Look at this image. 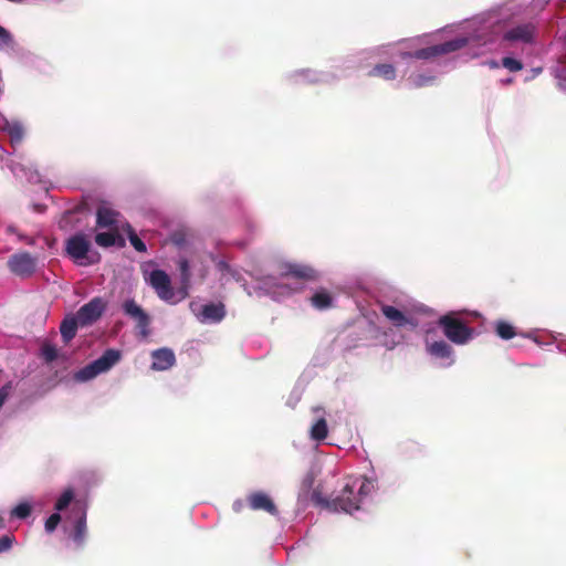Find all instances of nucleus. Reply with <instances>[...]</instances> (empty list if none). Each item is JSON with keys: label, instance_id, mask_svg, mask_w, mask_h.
<instances>
[{"label": "nucleus", "instance_id": "412c9836", "mask_svg": "<svg viewBox=\"0 0 566 566\" xmlns=\"http://www.w3.org/2000/svg\"><path fill=\"white\" fill-rule=\"evenodd\" d=\"M117 240H120L123 242V239L118 233V229H111L107 232H98L95 235L96 244L102 248L113 247L116 244Z\"/></svg>", "mask_w": 566, "mask_h": 566}, {"label": "nucleus", "instance_id": "0eeeda50", "mask_svg": "<svg viewBox=\"0 0 566 566\" xmlns=\"http://www.w3.org/2000/svg\"><path fill=\"white\" fill-rule=\"evenodd\" d=\"M122 310L126 316L135 321L136 328L143 337H147L150 334V316L135 302V300L129 298L124 301Z\"/></svg>", "mask_w": 566, "mask_h": 566}, {"label": "nucleus", "instance_id": "a878e982", "mask_svg": "<svg viewBox=\"0 0 566 566\" xmlns=\"http://www.w3.org/2000/svg\"><path fill=\"white\" fill-rule=\"evenodd\" d=\"M495 332L502 339H511L516 335L514 326L504 321H499L495 325Z\"/></svg>", "mask_w": 566, "mask_h": 566}, {"label": "nucleus", "instance_id": "7c9ffc66", "mask_svg": "<svg viewBox=\"0 0 566 566\" xmlns=\"http://www.w3.org/2000/svg\"><path fill=\"white\" fill-rule=\"evenodd\" d=\"M11 514L19 518H27L31 514V505L28 503H20L12 510Z\"/></svg>", "mask_w": 566, "mask_h": 566}, {"label": "nucleus", "instance_id": "2f4dec72", "mask_svg": "<svg viewBox=\"0 0 566 566\" xmlns=\"http://www.w3.org/2000/svg\"><path fill=\"white\" fill-rule=\"evenodd\" d=\"M128 239L136 251L146 252V244L143 242V240L138 238V235L134 231L129 232Z\"/></svg>", "mask_w": 566, "mask_h": 566}, {"label": "nucleus", "instance_id": "ea45409f", "mask_svg": "<svg viewBox=\"0 0 566 566\" xmlns=\"http://www.w3.org/2000/svg\"><path fill=\"white\" fill-rule=\"evenodd\" d=\"M314 479L311 474L306 475V478L303 480V486L305 489H311L313 485Z\"/></svg>", "mask_w": 566, "mask_h": 566}, {"label": "nucleus", "instance_id": "bb28decb", "mask_svg": "<svg viewBox=\"0 0 566 566\" xmlns=\"http://www.w3.org/2000/svg\"><path fill=\"white\" fill-rule=\"evenodd\" d=\"M178 269L180 272L182 287L188 289L191 279L189 261L185 258L180 259L178 261Z\"/></svg>", "mask_w": 566, "mask_h": 566}, {"label": "nucleus", "instance_id": "ddd939ff", "mask_svg": "<svg viewBox=\"0 0 566 566\" xmlns=\"http://www.w3.org/2000/svg\"><path fill=\"white\" fill-rule=\"evenodd\" d=\"M534 38V27L530 23L521 24L507 30L503 39L509 42L531 43Z\"/></svg>", "mask_w": 566, "mask_h": 566}, {"label": "nucleus", "instance_id": "a19ab883", "mask_svg": "<svg viewBox=\"0 0 566 566\" xmlns=\"http://www.w3.org/2000/svg\"><path fill=\"white\" fill-rule=\"evenodd\" d=\"M85 208H86V205H85V203L78 205V206H76L73 210H69V211H66V214L82 212Z\"/></svg>", "mask_w": 566, "mask_h": 566}, {"label": "nucleus", "instance_id": "4c0bfd02", "mask_svg": "<svg viewBox=\"0 0 566 566\" xmlns=\"http://www.w3.org/2000/svg\"><path fill=\"white\" fill-rule=\"evenodd\" d=\"M216 266L217 269L220 271V272H229L230 271V265L227 261L224 260H219L217 263H216Z\"/></svg>", "mask_w": 566, "mask_h": 566}, {"label": "nucleus", "instance_id": "f3484780", "mask_svg": "<svg viewBox=\"0 0 566 566\" xmlns=\"http://www.w3.org/2000/svg\"><path fill=\"white\" fill-rule=\"evenodd\" d=\"M80 325L78 318L75 316L65 317L61 325H60V332L61 337L65 344H67L70 340H72L75 335L77 327Z\"/></svg>", "mask_w": 566, "mask_h": 566}, {"label": "nucleus", "instance_id": "c85d7f7f", "mask_svg": "<svg viewBox=\"0 0 566 566\" xmlns=\"http://www.w3.org/2000/svg\"><path fill=\"white\" fill-rule=\"evenodd\" d=\"M41 356L46 363H52L57 358V349L50 343H44L41 347Z\"/></svg>", "mask_w": 566, "mask_h": 566}, {"label": "nucleus", "instance_id": "79ce46f5", "mask_svg": "<svg viewBox=\"0 0 566 566\" xmlns=\"http://www.w3.org/2000/svg\"><path fill=\"white\" fill-rule=\"evenodd\" d=\"M4 526L3 518L0 516V528Z\"/></svg>", "mask_w": 566, "mask_h": 566}, {"label": "nucleus", "instance_id": "f8f14e48", "mask_svg": "<svg viewBox=\"0 0 566 566\" xmlns=\"http://www.w3.org/2000/svg\"><path fill=\"white\" fill-rule=\"evenodd\" d=\"M380 311L382 315L395 326V327H406L410 326L415 328L417 326V322L415 318L405 315L400 310L396 308L391 305H381Z\"/></svg>", "mask_w": 566, "mask_h": 566}, {"label": "nucleus", "instance_id": "c756f323", "mask_svg": "<svg viewBox=\"0 0 566 566\" xmlns=\"http://www.w3.org/2000/svg\"><path fill=\"white\" fill-rule=\"evenodd\" d=\"M502 65L510 72H517L523 69V63L521 61L510 56L502 59Z\"/></svg>", "mask_w": 566, "mask_h": 566}, {"label": "nucleus", "instance_id": "f03ea898", "mask_svg": "<svg viewBox=\"0 0 566 566\" xmlns=\"http://www.w3.org/2000/svg\"><path fill=\"white\" fill-rule=\"evenodd\" d=\"M65 252L76 264L86 266L99 262V254L91 251V242L87 237L80 232L65 241Z\"/></svg>", "mask_w": 566, "mask_h": 566}, {"label": "nucleus", "instance_id": "b1692460", "mask_svg": "<svg viewBox=\"0 0 566 566\" xmlns=\"http://www.w3.org/2000/svg\"><path fill=\"white\" fill-rule=\"evenodd\" d=\"M328 433L327 422L324 418L318 419L311 428V438L316 441L326 439Z\"/></svg>", "mask_w": 566, "mask_h": 566}, {"label": "nucleus", "instance_id": "6ab92c4d", "mask_svg": "<svg viewBox=\"0 0 566 566\" xmlns=\"http://www.w3.org/2000/svg\"><path fill=\"white\" fill-rule=\"evenodd\" d=\"M86 536V512L81 511L80 516L77 517L74 528L72 532V538L77 546H82L84 544Z\"/></svg>", "mask_w": 566, "mask_h": 566}, {"label": "nucleus", "instance_id": "20e7f679", "mask_svg": "<svg viewBox=\"0 0 566 566\" xmlns=\"http://www.w3.org/2000/svg\"><path fill=\"white\" fill-rule=\"evenodd\" d=\"M120 359V352L114 348L106 349L101 357L78 369L74 374V380L85 382L99 374L108 371Z\"/></svg>", "mask_w": 566, "mask_h": 566}, {"label": "nucleus", "instance_id": "423d86ee", "mask_svg": "<svg viewBox=\"0 0 566 566\" xmlns=\"http://www.w3.org/2000/svg\"><path fill=\"white\" fill-rule=\"evenodd\" d=\"M36 264L38 259L25 251L12 254L7 261L11 273L20 277H30L35 272Z\"/></svg>", "mask_w": 566, "mask_h": 566}, {"label": "nucleus", "instance_id": "2eb2a0df", "mask_svg": "<svg viewBox=\"0 0 566 566\" xmlns=\"http://www.w3.org/2000/svg\"><path fill=\"white\" fill-rule=\"evenodd\" d=\"M119 212L105 207H98L96 211V226L97 228L117 229Z\"/></svg>", "mask_w": 566, "mask_h": 566}, {"label": "nucleus", "instance_id": "9d476101", "mask_svg": "<svg viewBox=\"0 0 566 566\" xmlns=\"http://www.w3.org/2000/svg\"><path fill=\"white\" fill-rule=\"evenodd\" d=\"M280 275L282 277H294L301 281H316L318 279L317 271L306 264L300 263H283L280 266Z\"/></svg>", "mask_w": 566, "mask_h": 566}, {"label": "nucleus", "instance_id": "f257e3e1", "mask_svg": "<svg viewBox=\"0 0 566 566\" xmlns=\"http://www.w3.org/2000/svg\"><path fill=\"white\" fill-rule=\"evenodd\" d=\"M312 502L321 507L327 509L333 512H345L353 513L360 509V499L356 496L354 492V486L347 483L339 495L334 497L333 500H328L323 496L319 490H314L311 495Z\"/></svg>", "mask_w": 566, "mask_h": 566}, {"label": "nucleus", "instance_id": "a211bd4d", "mask_svg": "<svg viewBox=\"0 0 566 566\" xmlns=\"http://www.w3.org/2000/svg\"><path fill=\"white\" fill-rule=\"evenodd\" d=\"M428 353L431 356H434L437 358L447 359L452 358L453 349L452 347L444 340L433 342L428 346ZM453 363V359H451V363Z\"/></svg>", "mask_w": 566, "mask_h": 566}, {"label": "nucleus", "instance_id": "473e14b6", "mask_svg": "<svg viewBox=\"0 0 566 566\" xmlns=\"http://www.w3.org/2000/svg\"><path fill=\"white\" fill-rule=\"evenodd\" d=\"M61 522V516L59 513H53L49 516V518L45 521V531L48 533H52L56 526L59 525V523Z\"/></svg>", "mask_w": 566, "mask_h": 566}, {"label": "nucleus", "instance_id": "c9c22d12", "mask_svg": "<svg viewBox=\"0 0 566 566\" xmlns=\"http://www.w3.org/2000/svg\"><path fill=\"white\" fill-rule=\"evenodd\" d=\"M371 488H373L371 482L369 480L365 479L361 482L356 496H358L361 500L364 496L369 494Z\"/></svg>", "mask_w": 566, "mask_h": 566}, {"label": "nucleus", "instance_id": "e433bc0d", "mask_svg": "<svg viewBox=\"0 0 566 566\" xmlns=\"http://www.w3.org/2000/svg\"><path fill=\"white\" fill-rule=\"evenodd\" d=\"M11 41L10 33L0 25V42L8 44Z\"/></svg>", "mask_w": 566, "mask_h": 566}, {"label": "nucleus", "instance_id": "cd10ccee", "mask_svg": "<svg viewBox=\"0 0 566 566\" xmlns=\"http://www.w3.org/2000/svg\"><path fill=\"white\" fill-rule=\"evenodd\" d=\"M74 497V493L71 489H67L65 490L61 495L60 497L57 499V501L55 502V505H54V509L56 511H63L65 510L69 504L72 502Z\"/></svg>", "mask_w": 566, "mask_h": 566}, {"label": "nucleus", "instance_id": "f704fd0d", "mask_svg": "<svg viewBox=\"0 0 566 566\" xmlns=\"http://www.w3.org/2000/svg\"><path fill=\"white\" fill-rule=\"evenodd\" d=\"M9 135L14 140H20L23 137V128L19 124H13L9 127Z\"/></svg>", "mask_w": 566, "mask_h": 566}, {"label": "nucleus", "instance_id": "4be33fe9", "mask_svg": "<svg viewBox=\"0 0 566 566\" xmlns=\"http://www.w3.org/2000/svg\"><path fill=\"white\" fill-rule=\"evenodd\" d=\"M368 75L382 77L384 80L387 81H392L396 77V69L392 64L388 63L377 64L373 67Z\"/></svg>", "mask_w": 566, "mask_h": 566}, {"label": "nucleus", "instance_id": "9b49d317", "mask_svg": "<svg viewBox=\"0 0 566 566\" xmlns=\"http://www.w3.org/2000/svg\"><path fill=\"white\" fill-rule=\"evenodd\" d=\"M248 503L253 511H264L271 515H277L279 511L272 499L264 492H253L248 496Z\"/></svg>", "mask_w": 566, "mask_h": 566}, {"label": "nucleus", "instance_id": "6e6552de", "mask_svg": "<svg viewBox=\"0 0 566 566\" xmlns=\"http://www.w3.org/2000/svg\"><path fill=\"white\" fill-rule=\"evenodd\" d=\"M148 283L155 290L160 300L171 301L175 296L169 275L163 270H153L149 273Z\"/></svg>", "mask_w": 566, "mask_h": 566}, {"label": "nucleus", "instance_id": "dca6fc26", "mask_svg": "<svg viewBox=\"0 0 566 566\" xmlns=\"http://www.w3.org/2000/svg\"><path fill=\"white\" fill-rule=\"evenodd\" d=\"M226 316V306L223 303H209L202 306L201 319L213 323L221 322Z\"/></svg>", "mask_w": 566, "mask_h": 566}, {"label": "nucleus", "instance_id": "7ed1b4c3", "mask_svg": "<svg viewBox=\"0 0 566 566\" xmlns=\"http://www.w3.org/2000/svg\"><path fill=\"white\" fill-rule=\"evenodd\" d=\"M120 359V352L114 348L106 349L101 357L78 369L74 374V380L85 382L99 374L108 371Z\"/></svg>", "mask_w": 566, "mask_h": 566}, {"label": "nucleus", "instance_id": "393cba45", "mask_svg": "<svg viewBox=\"0 0 566 566\" xmlns=\"http://www.w3.org/2000/svg\"><path fill=\"white\" fill-rule=\"evenodd\" d=\"M436 50H437L436 45H431L428 48L419 49V50L415 51L413 53H410V52L402 53V57L403 59L415 57L418 60H429L431 57L438 56V53L436 52Z\"/></svg>", "mask_w": 566, "mask_h": 566}, {"label": "nucleus", "instance_id": "58836bf2", "mask_svg": "<svg viewBox=\"0 0 566 566\" xmlns=\"http://www.w3.org/2000/svg\"><path fill=\"white\" fill-rule=\"evenodd\" d=\"M8 395H9V387L8 386H3L0 388V408L3 406L6 399L8 398Z\"/></svg>", "mask_w": 566, "mask_h": 566}, {"label": "nucleus", "instance_id": "72a5a7b5", "mask_svg": "<svg viewBox=\"0 0 566 566\" xmlns=\"http://www.w3.org/2000/svg\"><path fill=\"white\" fill-rule=\"evenodd\" d=\"M14 537L12 535H3L0 537V553L8 552L13 545Z\"/></svg>", "mask_w": 566, "mask_h": 566}, {"label": "nucleus", "instance_id": "39448f33", "mask_svg": "<svg viewBox=\"0 0 566 566\" xmlns=\"http://www.w3.org/2000/svg\"><path fill=\"white\" fill-rule=\"evenodd\" d=\"M444 336L457 345L468 343L473 336V329L468 327L453 313L441 316L438 321Z\"/></svg>", "mask_w": 566, "mask_h": 566}, {"label": "nucleus", "instance_id": "aec40b11", "mask_svg": "<svg viewBox=\"0 0 566 566\" xmlns=\"http://www.w3.org/2000/svg\"><path fill=\"white\" fill-rule=\"evenodd\" d=\"M468 44V39L465 38H457L440 44H436V52L439 55L448 54L451 52H455Z\"/></svg>", "mask_w": 566, "mask_h": 566}, {"label": "nucleus", "instance_id": "1a4fd4ad", "mask_svg": "<svg viewBox=\"0 0 566 566\" xmlns=\"http://www.w3.org/2000/svg\"><path fill=\"white\" fill-rule=\"evenodd\" d=\"M106 303L101 297H94L88 303L84 304L76 312L81 326H87L96 322L104 313Z\"/></svg>", "mask_w": 566, "mask_h": 566}, {"label": "nucleus", "instance_id": "5701e85b", "mask_svg": "<svg viewBox=\"0 0 566 566\" xmlns=\"http://www.w3.org/2000/svg\"><path fill=\"white\" fill-rule=\"evenodd\" d=\"M311 303L312 305L317 308V310H326L328 307L332 306V303H333V298L331 296V294L326 291H319V292H316L312 297H311Z\"/></svg>", "mask_w": 566, "mask_h": 566}, {"label": "nucleus", "instance_id": "4468645a", "mask_svg": "<svg viewBox=\"0 0 566 566\" xmlns=\"http://www.w3.org/2000/svg\"><path fill=\"white\" fill-rule=\"evenodd\" d=\"M151 357V368L155 370H167L176 363L175 354L169 348L156 349L153 352Z\"/></svg>", "mask_w": 566, "mask_h": 566}]
</instances>
